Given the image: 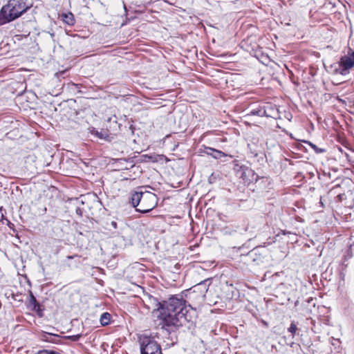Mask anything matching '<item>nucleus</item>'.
Listing matches in <instances>:
<instances>
[{"instance_id": "obj_1", "label": "nucleus", "mask_w": 354, "mask_h": 354, "mask_svg": "<svg viewBox=\"0 0 354 354\" xmlns=\"http://www.w3.org/2000/svg\"><path fill=\"white\" fill-rule=\"evenodd\" d=\"M190 305H186V301L180 295H172L167 300H163L160 313L158 315L159 325L167 330H173L192 322Z\"/></svg>"}, {"instance_id": "obj_2", "label": "nucleus", "mask_w": 354, "mask_h": 354, "mask_svg": "<svg viewBox=\"0 0 354 354\" xmlns=\"http://www.w3.org/2000/svg\"><path fill=\"white\" fill-rule=\"evenodd\" d=\"M131 203L136 211L145 214L151 211L158 204V198L155 194L142 191V187L131 194Z\"/></svg>"}, {"instance_id": "obj_3", "label": "nucleus", "mask_w": 354, "mask_h": 354, "mask_svg": "<svg viewBox=\"0 0 354 354\" xmlns=\"http://www.w3.org/2000/svg\"><path fill=\"white\" fill-rule=\"evenodd\" d=\"M29 8L24 0H10L0 10V20L4 24L21 17Z\"/></svg>"}, {"instance_id": "obj_4", "label": "nucleus", "mask_w": 354, "mask_h": 354, "mask_svg": "<svg viewBox=\"0 0 354 354\" xmlns=\"http://www.w3.org/2000/svg\"><path fill=\"white\" fill-rule=\"evenodd\" d=\"M140 354H162L160 345L150 337L140 339Z\"/></svg>"}, {"instance_id": "obj_5", "label": "nucleus", "mask_w": 354, "mask_h": 354, "mask_svg": "<svg viewBox=\"0 0 354 354\" xmlns=\"http://www.w3.org/2000/svg\"><path fill=\"white\" fill-rule=\"evenodd\" d=\"M147 304H145V306L148 309L152 308V313L153 315L158 319V315L160 313V310L162 306L163 301H159L157 298L148 295L146 298L145 301Z\"/></svg>"}, {"instance_id": "obj_6", "label": "nucleus", "mask_w": 354, "mask_h": 354, "mask_svg": "<svg viewBox=\"0 0 354 354\" xmlns=\"http://www.w3.org/2000/svg\"><path fill=\"white\" fill-rule=\"evenodd\" d=\"M354 66V52L350 55L342 57L339 62V73L342 75H346L348 71Z\"/></svg>"}, {"instance_id": "obj_7", "label": "nucleus", "mask_w": 354, "mask_h": 354, "mask_svg": "<svg viewBox=\"0 0 354 354\" xmlns=\"http://www.w3.org/2000/svg\"><path fill=\"white\" fill-rule=\"evenodd\" d=\"M271 109L270 105H258L257 107L252 109L248 115H257L259 117H270V114L268 111Z\"/></svg>"}, {"instance_id": "obj_8", "label": "nucleus", "mask_w": 354, "mask_h": 354, "mask_svg": "<svg viewBox=\"0 0 354 354\" xmlns=\"http://www.w3.org/2000/svg\"><path fill=\"white\" fill-rule=\"evenodd\" d=\"M29 307L31 308V309L35 312H37V315L39 317H41L43 315L42 310L40 308V305L39 302L37 301L35 297L34 296L33 293L30 291L29 293Z\"/></svg>"}, {"instance_id": "obj_9", "label": "nucleus", "mask_w": 354, "mask_h": 354, "mask_svg": "<svg viewBox=\"0 0 354 354\" xmlns=\"http://www.w3.org/2000/svg\"><path fill=\"white\" fill-rule=\"evenodd\" d=\"M204 152L206 154L211 156L216 159H219V158H221L222 157H225L226 156L221 151L213 149L212 147H205Z\"/></svg>"}, {"instance_id": "obj_10", "label": "nucleus", "mask_w": 354, "mask_h": 354, "mask_svg": "<svg viewBox=\"0 0 354 354\" xmlns=\"http://www.w3.org/2000/svg\"><path fill=\"white\" fill-rule=\"evenodd\" d=\"M88 131L91 135H93L96 138L101 139V140H106V138L108 137V135L106 134V133L103 130L99 131L95 128L91 127L88 129Z\"/></svg>"}, {"instance_id": "obj_11", "label": "nucleus", "mask_w": 354, "mask_h": 354, "mask_svg": "<svg viewBox=\"0 0 354 354\" xmlns=\"http://www.w3.org/2000/svg\"><path fill=\"white\" fill-rule=\"evenodd\" d=\"M62 18L64 22L69 26H73L75 24L74 15L71 12L62 14Z\"/></svg>"}, {"instance_id": "obj_12", "label": "nucleus", "mask_w": 354, "mask_h": 354, "mask_svg": "<svg viewBox=\"0 0 354 354\" xmlns=\"http://www.w3.org/2000/svg\"><path fill=\"white\" fill-rule=\"evenodd\" d=\"M111 315L109 313H104L100 316V323L102 326H107L110 323Z\"/></svg>"}, {"instance_id": "obj_13", "label": "nucleus", "mask_w": 354, "mask_h": 354, "mask_svg": "<svg viewBox=\"0 0 354 354\" xmlns=\"http://www.w3.org/2000/svg\"><path fill=\"white\" fill-rule=\"evenodd\" d=\"M6 210L3 209V207H0V218H1V221H6V225L10 228L12 229L14 226V225L6 218Z\"/></svg>"}, {"instance_id": "obj_14", "label": "nucleus", "mask_w": 354, "mask_h": 354, "mask_svg": "<svg viewBox=\"0 0 354 354\" xmlns=\"http://www.w3.org/2000/svg\"><path fill=\"white\" fill-rule=\"evenodd\" d=\"M207 280H205L199 283H198L196 286H195L194 288V292L196 291V290L202 289L203 293L206 292L207 291V288L206 286V282Z\"/></svg>"}, {"instance_id": "obj_15", "label": "nucleus", "mask_w": 354, "mask_h": 354, "mask_svg": "<svg viewBox=\"0 0 354 354\" xmlns=\"http://www.w3.org/2000/svg\"><path fill=\"white\" fill-rule=\"evenodd\" d=\"M305 143L308 144L311 147L312 149L317 153H322L326 151L324 149L319 148L317 146L314 145L313 143L310 142V141H305Z\"/></svg>"}, {"instance_id": "obj_16", "label": "nucleus", "mask_w": 354, "mask_h": 354, "mask_svg": "<svg viewBox=\"0 0 354 354\" xmlns=\"http://www.w3.org/2000/svg\"><path fill=\"white\" fill-rule=\"evenodd\" d=\"M288 330L292 334V337H294L297 330V325L294 322H291L290 327L288 328Z\"/></svg>"}, {"instance_id": "obj_17", "label": "nucleus", "mask_w": 354, "mask_h": 354, "mask_svg": "<svg viewBox=\"0 0 354 354\" xmlns=\"http://www.w3.org/2000/svg\"><path fill=\"white\" fill-rule=\"evenodd\" d=\"M107 229L111 230L113 229H117V223L115 221H112L110 223H106Z\"/></svg>"}, {"instance_id": "obj_18", "label": "nucleus", "mask_w": 354, "mask_h": 354, "mask_svg": "<svg viewBox=\"0 0 354 354\" xmlns=\"http://www.w3.org/2000/svg\"><path fill=\"white\" fill-rule=\"evenodd\" d=\"M68 87L69 88V89L75 91H77L78 92H80V85L79 84H75V83H71V84H68Z\"/></svg>"}, {"instance_id": "obj_19", "label": "nucleus", "mask_w": 354, "mask_h": 354, "mask_svg": "<svg viewBox=\"0 0 354 354\" xmlns=\"http://www.w3.org/2000/svg\"><path fill=\"white\" fill-rule=\"evenodd\" d=\"M82 337V334H77L75 335H68L66 336V338L74 342H76L80 339V338Z\"/></svg>"}, {"instance_id": "obj_20", "label": "nucleus", "mask_w": 354, "mask_h": 354, "mask_svg": "<svg viewBox=\"0 0 354 354\" xmlns=\"http://www.w3.org/2000/svg\"><path fill=\"white\" fill-rule=\"evenodd\" d=\"M75 212L79 216L81 217L83 214V209L81 207H77L75 209Z\"/></svg>"}, {"instance_id": "obj_21", "label": "nucleus", "mask_w": 354, "mask_h": 354, "mask_svg": "<svg viewBox=\"0 0 354 354\" xmlns=\"http://www.w3.org/2000/svg\"><path fill=\"white\" fill-rule=\"evenodd\" d=\"M45 353H46V354H60L55 351H48V350H45Z\"/></svg>"}, {"instance_id": "obj_22", "label": "nucleus", "mask_w": 354, "mask_h": 354, "mask_svg": "<svg viewBox=\"0 0 354 354\" xmlns=\"http://www.w3.org/2000/svg\"><path fill=\"white\" fill-rule=\"evenodd\" d=\"M35 354H46L45 353V350H41V351H39L37 353H36Z\"/></svg>"}, {"instance_id": "obj_23", "label": "nucleus", "mask_w": 354, "mask_h": 354, "mask_svg": "<svg viewBox=\"0 0 354 354\" xmlns=\"http://www.w3.org/2000/svg\"><path fill=\"white\" fill-rule=\"evenodd\" d=\"M260 248H261V247L255 248L254 250H252V251L251 252V254H252V253H254V252H256V251H257V250H258L259 249H260Z\"/></svg>"}, {"instance_id": "obj_24", "label": "nucleus", "mask_w": 354, "mask_h": 354, "mask_svg": "<svg viewBox=\"0 0 354 354\" xmlns=\"http://www.w3.org/2000/svg\"><path fill=\"white\" fill-rule=\"evenodd\" d=\"M48 336H50V337H57V335H54L53 334H48Z\"/></svg>"}, {"instance_id": "obj_25", "label": "nucleus", "mask_w": 354, "mask_h": 354, "mask_svg": "<svg viewBox=\"0 0 354 354\" xmlns=\"http://www.w3.org/2000/svg\"><path fill=\"white\" fill-rule=\"evenodd\" d=\"M73 258H74V256H68V257H67V259H73Z\"/></svg>"}, {"instance_id": "obj_26", "label": "nucleus", "mask_w": 354, "mask_h": 354, "mask_svg": "<svg viewBox=\"0 0 354 354\" xmlns=\"http://www.w3.org/2000/svg\"><path fill=\"white\" fill-rule=\"evenodd\" d=\"M1 25H4V24L2 22L1 20H0V26H1Z\"/></svg>"}, {"instance_id": "obj_27", "label": "nucleus", "mask_w": 354, "mask_h": 354, "mask_svg": "<svg viewBox=\"0 0 354 354\" xmlns=\"http://www.w3.org/2000/svg\"><path fill=\"white\" fill-rule=\"evenodd\" d=\"M293 344H294V342L290 343V347H292Z\"/></svg>"}, {"instance_id": "obj_28", "label": "nucleus", "mask_w": 354, "mask_h": 354, "mask_svg": "<svg viewBox=\"0 0 354 354\" xmlns=\"http://www.w3.org/2000/svg\"><path fill=\"white\" fill-rule=\"evenodd\" d=\"M353 245H351V246H350V250H353Z\"/></svg>"}, {"instance_id": "obj_29", "label": "nucleus", "mask_w": 354, "mask_h": 354, "mask_svg": "<svg viewBox=\"0 0 354 354\" xmlns=\"http://www.w3.org/2000/svg\"><path fill=\"white\" fill-rule=\"evenodd\" d=\"M55 34L54 33H50V36L53 37H54Z\"/></svg>"}, {"instance_id": "obj_30", "label": "nucleus", "mask_w": 354, "mask_h": 354, "mask_svg": "<svg viewBox=\"0 0 354 354\" xmlns=\"http://www.w3.org/2000/svg\"><path fill=\"white\" fill-rule=\"evenodd\" d=\"M46 340L48 341V342L53 341L52 339H46Z\"/></svg>"}]
</instances>
